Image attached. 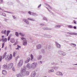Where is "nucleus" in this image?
Returning a JSON list of instances; mask_svg holds the SVG:
<instances>
[{
  "label": "nucleus",
  "mask_w": 77,
  "mask_h": 77,
  "mask_svg": "<svg viewBox=\"0 0 77 77\" xmlns=\"http://www.w3.org/2000/svg\"><path fill=\"white\" fill-rule=\"evenodd\" d=\"M6 54H7V53L5 52L4 54L2 56V59H4L5 58L6 59H9V60L11 59H12V54H10L9 55H6Z\"/></svg>",
  "instance_id": "obj_1"
},
{
  "label": "nucleus",
  "mask_w": 77,
  "mask_h": 77,
  "mask_svg": "<svg viewBox=\"0 0 77 77\" xmlns=\"http://www.w3.org/2000/svg\"><path fill=\"white\" fill-rule=\"evenodd\" d=\"M23 60H20L19 63H18V67H21L23 66Z\"/></svg>",
  "instance_id": "obj_2"
},
{
  "label": "nucleus",
  "mask_w": 77,
  "mask_h": 77,
  "mask_svg": "<svg viewBox=\"0 0 77 77\" xmlns=\"http://www.w3.org/2000/svg\"><path fill=\"white\" fill-rule=\"evenodd\" d=\"M22 40L23 41V45H27V40H26V38H24L22 37L21 38Z\"/></svg>",
  "instance_id": "obj_3"
},
{
  "label": "nucleus",
  "mask_w": 77,
  "mask_h": 77,
  "mask_svg": "<svg viewBox=\"0 0 77 77\" xmlns=\"http://www.w3.org/2000/svg\"><path fill=\"white\" fill-rule=\"evenodd\" d=\"M38 63H33L31 64V67L32 68H35L37 67Z\"/></svg>",
  "instance_id": "obj_4"
},
{
  "label": "nucleus",
  "mask_w": 77,
  "mask_h": 77,
  "mask_svg": "<svg viewBox=\"0 0 77 77\" xmlns=\"http://www.w3.org/2000/svg\"><path fill=\"white\" fill-rule=\"evenodd\" d=\"M26 71V67H24L23 68L21 69L20 70V73L22 74H23V72H25Z\"/></svg>",
  "instance_id": "obj_5"
},
{
  "label": "nucleus",
  "mask_w": 77,
  "mask_h": 77,
  "mask_svg": "<svg viewBox=\"0 0 77 77\" xmlns=\"http://www.w3.org/2000/svg\"><path fill=\"white\" fill-rule=\"evenodd\" d=\"M36 72L35 71H33L32 72L31 76V77H35V76H36Z\"/></svg>",
  "instance_id": "obj_6"
},
{
  "label": "nucleus",
  "mask_w": 77,
  "mask_h": 77,
  "mask_svg": "<svg viewBox=\"0 0 77 77\" xmlns=\"http://www.w3.org/2000/svg\"><path fill=\"white\" fill-rule=\"evenodd\" d=\"M56 44L57 48H61V45L59 44L58 42H56Z\"/></svg>",
  "instance_id": "obj_7"
},
{
  "label": "nucleus",
  "mask_w": 77,
  "mask_h": 77,
  "mask_svg": "<svg viewBox=\"0 0 77 77\" xmlns=\"http://www.w3.org/2000/svg\"><path fill=\"white\" fill-rule=\"evenodd\" d=\"M23 76L24 75L21 72L20 73L17 74V77H23Z\"/></svg>",
  "instance_id": "obj_8"
},
{
  "label": "nucleus",
  "mask_w": 77,
  "mask_h": 77,
  "mask_svg": "<svg viewBox=\"0 0 77 77\" xmlns=\"http://www.w3.org/2000/svg\"><path fill=\"white\" fill-rule=\"evenodd\" d=\"M13 66V63H11L9 64L8 66V68L9 69H11V68H12Z\"/></svg>",
  "instance_id": "obj_9"
},
{
  "label": "nucleus",
  "mask_w": 77,
  "mask_h": 77,
  "mask_svg": "<svg viewBox=\"0 0 77 77\" xmlns=\"http://www.w3.org/2000/svg\"><path fill=\"white\" fill-rule=\"evenodd\" d=\"M0 14L2 16H3L4 17H6V15L5 14V13L2 12H0Z\"/></svg>",
  "instance_id": "obj_10"
},
{
  "label": "nucleus",
  "mask_w": 77,
  "mask_h": 77,
  "mask_svg": "<svg viewBox=\"0 0 77 77\" xmlns=\"http://www.w3.org/2000/svg\"><path fill=\"white\" fill-rule=\"evenodd\" d=\"M26 67L29 68V69H30L32 68V66H31V65L29 63H28L26 65Z\"/></svg>",
  "instance_id": "obj_11"
},
{
  "label": "nucleus",
  "mask_w": 77,
  "mask_h": 77,
  "mask_svg": "<svg viewBox=\"0 0 77 77\" xmlns=\"http://www.w3.org/2000/svg\"><path fill=\"white\" fill-rule=\"evenodd\" d=\"M23 21L24 22H25L27 24H29V22L27 20H26L25 19H23Z\"/></svg>",
  "instance_id": "obj_12"
},
{
  "label": "nucleus",
  "mask_w": 77,
  "mask_h": 77,
  "mask_svg": "<svg viewBox=\"0 0 77 77\" xmlns=\"http://www.w3.org/2000/svg\"><path fill=\"white\" fill-rule=\"evenodd\" d=\"M2 73L4 75H6L7 74V72L6 71V70H3L2 71Z\"/></svg>",
  "instance_id": "obj_13"
},
{
  "label": "nucleus",
  "mask_w": 77,
  "mask_h": 77,
  "mask_svg": "<svg viewBox=\"0 0 77 77\" xmlns=\"http://www.w3.org/2000/svg\"><path fill=\"white\" fill-rule=\"evenodd\" d=\"M31 60V59L30 58L28 57L27 58V60L25 61V63H28Z\"/></svg>",
  "instance_id": "obj_14"
},
{
  "label": "nucleus",
  "mask_w": 77,
  "mask_h": 77,
  "mask_svg": "<svg viewBox=\"0 0 77 77\" xmlns=\"http://www.w3.org/2000/svg\"><path fill=\"white\" fill-rule=\"evenodd\" d=\"M7 38H2V41H3V42H7Z\"/></svg>",
  "instance_id": "obj_15"
},
{
  "label": "nucleus",
  "mask_w": 77,
  "mask_h": 77,
  "mask_svg": "<svg viewBox=\"0 0 77 77\" xmlns=\"http://www.w3.org/2000/svg\"><path fill=\"white\" fill-rule=\"evenodd\" d=\"M59 66H56L55 67H52V68H53L54 69H55V70H57V69H59Z\"/></svg>",
  "instance_id": "obj_16"
},
{
  "label": "nucleus",
  "mask_w": 77,
  "mask_h": 77,
  "mask_svg": "<svg viewBox=\"0 0 77 77\" xmlns=\"http://www.w3.org/2000/svg\"><path fill=\"white\" fill-rule=\"evenodd\" d=\"M10 42H11V43H14V42H15V39L14 38H11L10 39Z\"/></svg>",
  "instance_id": "obj_17"
},
{
  "label": "nucleus",
  "mask_w": 77,
  "mask_h": 77,
  "mask_svg": "<svg viewBox=\"0 0 77 77\" xmlns=\"http://www.w3.org/2000/svg\"><path fill=\"white\" fill-rule=\"evenodd\" d=\"M29 71H26L25 72V75H29Z\"/></svg>",
  "instance_id": "obj_18"
},
{
  "label": "nucleus",
  "mask_w": 77,
  "mask_h": 77,
  "mask_svg": "<svg viewBox=\"0 0 77 77\" xmlns=\"http://www.w3.org/2000/svg\"><path fill=\"white\" fill-rule=\"evenodd\" d=\"M41 45H38L37 46V49H39L40 48H41Z\"/></svg>",
  "instance_id": "obj_19"
},
{
  "label": "nucleus",
  "mask_w": 77,
  "mask_h": 77,
  "mask_svg": "<svg viewBox=\"0 0 77 77\" xmlns=\"http://www.w3.org/2000/svg\"><path fill=\"white\" fill-rule=\"evenodd\" d=\"M28 20H30V21H35V20L33 18H28Z\"/></svg>",
  "instance_id": "obj_20"
},
{
  "label": "nucleus",
  "mask_w": 77,
  "mask_h": 77,
  "mask_svg": "<svg viewBox=\"0 0 77 77\" xmlns=\"http://www.w3.org/2000/svg\"><path fill=\"white\" fill-rule=\"evenodd\" d=\"M32 15H33L34 17H36L38 16V14H36V13L32 12L31 13Z\"/></svg>",
  "instance_id": "obj_21"
},
{
  "label": "nucleus",
  "mask_w": 77,
  "mask_h": 77,
  "mask_svg": "<svg viewBox=\"0 0 77 77\" xmlns=\"http://www.w3.org/2000/svg\"><path fill=\"white\" fill-rule=\"evenodd\" d=\"M38 60H41L42 58V56L39 55L37 57Z\"/></svg>",
  "instance_id": "obj_22"
},
{
  "label": "nucleus",
  "mask_w": 77,
  "mask_h": 77,
  "mask_svg": "<svg viewBox=\"0 0 77 77\" xmlns=\"http://www.w3.org/2000/svg\"><path fill=\"white\" fill-rule=\"evenodd\" d=\"M17 48H16V50H20V48H21V46L17 45Z\"/></svg>",
  "instance_id": "obj_23"
},
{
  "label": "nucleus",
  "mask_w": 77,
  "mask_h": 77,
  "mask_svg": "<svg viewBox=\"0 0 77 77\" xmlns=\"http://www.w3.org/2000/svg\"><path fill=\"white\" fill-rule=\"evenodd\" d=\"M61 27V26L60 25H57L55 26V27L56 29H59Z\"/></svg>",
  "instance_id": "obj_24"
},
{
  "label": "nucleus",
  "mask_w": 77,
  "mask_h": 77,
  "mask_svg": "<svg viewBox=\"0 0 77 77\" xmlns=\"http://www.w3.org/2000/svg\"><path fill=\"white\" fill-rule=\"evenodd\" d=\"M51 72H54V70H53V69H51V70H49V71H48V72L49 73Z\"/></svg>",
  "instance_id": "obj_25"
},
{
  "label": "nucleus",
  "mask_w": 77,
  "mask_h": 77,
  "mask_svg": "<svg viewBox=\"0 0 77 77\" xmlns=\"http://www.w3.org/2000/svg\"><path fill=\"white\" fill-rule=\"evenodd\" d=\"M58 53V54H60V55H62V53H63V51H59Z\"/></svg>",
  "instance_id": "obj_26"
},
{
  "label": "nucleus",
  "mask_w": 77,
  "mask_h": 77,
  "mask_svg": "<svg viewBox=\"0 0 77 77\" xmlns=\"http://www.w3.org/2000/svg\"><path fill=\"white\" fill-rule=\"evenodd\" d=\"M43 29H44V30H51V29L48 28L47 27H44L43 28Z\"/></svg>",
  "instance_id": "obj_27"
},
{
  "label": "nucleus",
  "mask_w": 77,
  "mask_h": 77,
  "mask_svg": "<svg viewBox=\"0 0 77 77\" xmlns=\"http://www.w3.org/2000/svg\"><path fill=\"white\" fill-rule=\"evenodd\" d=\"M70 34L71 35H77V33L76 32H72Z\"/></svg>",
  "instance_id": "obj_28"
},
{
  "label": "nucleus",
  "mask_w": 77,
  "mask_h": 77,
  "mask_svg": "<svg viewBox=\"0 0 77 77\" xmlns=\"http://www.w3.org/2000/svg\"><path fill=\"white\" fill-rule=\"evenodd\" d=\"M31 60L32 61H33V55L32 54H31Z\"/></svg>",
  "instance_id": "obj_29"
},
{
  "label": "nucleus",
  "mask_w": 77,
  "mask_h": 77,
  "mask_svg": "<svg viewBox=\"0 0 77 77\" xmlns=\"http://www.w3.org/2000/svg\"><path fill=\"white\" fill-rule=\"evenodd\" d=\"M8 5H12L13 3L11 2H8Z\"/></svg>",
  "instance_id": "obj_30"
},
{
  "label": "nucleus",
  "mask_w": 77,
  "mask_h": 77,
  "mask_svg": "<svg viewBox=\"0 0 77 77\" xmlns=\"http://www.w3.org/2000/svg\"><path fill=\"white\" fill-rule=\"evenodd\" d=\"M11 32V31L9 30H8L7 31V36H8V35H9V33Z\"/></svg>",
  "instance_id": "obj_31"
},
{
  "label": "nucleus",
  "mask_w": 77,
  "mask_h": 77,
  "mask_svg": "<svg viewBox=\"0 0 77 77\" xmlns=\"http://www.w3.org/2000/svg\"><path fill=\"white\" fill-rule=\"evenodd\" d=\"M6 67H7V66L5 64L4 65L2 66L4 69H6Z\"/></svg>",
  "instance_id": "obj_32"
},
{
  "label": "nucleus",
  "mask_w": 77,
  "mask_h": 77,
  "mask_svg": "<svg viewBox=\"0 0 77 77\" xmlns=\"http://www.w3.org/2000/svg\"><path fill=\"white\" fill-rule=\"evenodd\" d=\"M19 34L20 36H24V34H23V33L20 32Z\"/></svg>",
  "instance_id": "obj_33"
},
{
  "label": "nucleus",
  "mask_w": 77,
  "mask_h": 77,
  "mask_svg": "<svg viewBox=\"0 0 77 77\" xmlns=\"http://www.w3.org/2000/svg\"><path fill=\"white\" fill-rule=\"evenodd\" d=\"M15 35L17 37H18L19 36V34H18V32H15Z\"/></svg>",
  "instance_id": "obj_34"
},
{
  "label": "nucleus",
  "mask_w": 77,
  "mask_h": 77,
  "mask_svg": "<svg viewBox=\"0 0 77 77\" xmlns=\"http://www.w3.org/2000/svg\"><path fill=\"white\" fill-rule=\"evenodd\" d=\"M41 52L42 53H45V50L42 49L41 51Z\"/></svg>",
  "instance_id": "obj_35"
},
{
  "label": "nucleus",
  "mask_w": 77,
  "mask_h": 77,
  "mask_svg": "<svg viewBox=\"0 0 77 77\" xmlns=\"http://www.w3.org/2000/svg\"><path fill=\"white\" fill-rule=\"evenodd\" d=\"M66 54V53L64 52L63 51L62 55H63V56H65Z\"/></svg>",
  "instance_id": "obj_36"
},
{
  "label": "nucleus",
  "mask_w": 77,
  "mask_h": 77,
  "mask_svg": "<svg viewBox=\"0 0 77 77\" xmlns=\"http://www.w3.org/2000/svg\"><path fill=\"white\" fill-rule=\"evenodd\" d=\"M56 75H59L60 74V72H57L56 73Z\"/></svg>",
  "instance_id": "obj_37"
},
{
  "label": "nucleus",
  "mask_w": 77,
  "mask_h": 77,
  "mask_svg": "<svg viewBox=\"0 0 77 77\" xmlns=\"http://www.w3.org/2000/svg\"><path fill=\"white\" fill-rule=\"evenodd\" d=\"M16 53H17V52H14L13 54V56L14 57H15V54H16Z\"/></svg>",
  "instance_id": "obj_38"
},
{
  "label": "nucleus",
  "mask_w": 77,
  "mask_h": 77,
  "mask_svg": "<svg viewBox=\"0 0 77 77\" xmlns=\"http://www.w3.org/2000/svg\"><path fill=\"white\" fill-rule=\"evenodd\" d=\"M68 27L69 28H70V29H72V28H73V27H72L71 25H69L68 26Z\"/></svg>",
  "instance_id": "obj_39"
},
{
  "label": "nucleus",
  "mask_w": 77,
  "mask_h": 77,
  "mask_svg": "<svg viewBox=\"0 0 77 77\" xmlns=\"http://www.w3.org/2000/svg\"><path fill=\"white\" fill-rule=\"evenodd\" d=\"M60 73L59 75H60V76H63V74H62V73L61 72H60Z\"/></svg>",
  "instance_id": "obj_40"
},
{
  "label": "nucleus",
  "mask_w": 77,
  "mask_h": 77,
  "mask_svg": "<svg viewBox=\"0 0 77 77\" xmlns=\"http://www.w3.org/2000/svg\"><path fill=\"white\" fill-rule=\"evenodd\" d=\"M43 20H44L45 21H47V18L46 17H44L43 18Z\"/></svg>",
  "instance_id": "obj_41"
},
{
  "label": "nucleus",
  "mask_w": 77,
  "mask_h": 77,
  "mask_svg": "<svg viewBox=\"0 0 77 77\" xmlns=\"http://www.w3.org/2000/svg\"><path fill=\"white\" fill-rule=\"evenodd\" d=\"M3 0H0V3H1V4H2V3H3Z\"/></svg>",
  "instance_id": "obj_42"
},
{
  "label": "nucleus",
  "mask_w": 77,
  "mask_h": 77,
  "mask_svg": "<svg viewBox=\"0 0 77 77\" xmlns=\"http://www.w3.org/2000/svg\"><path fill=\"white\" fill-rule=\"evenodd\" d=\"M42 61H40L38 62V64L39 65H41V64H42Z\"/></svg>",
  "instance_id": "obj_43"
},
{
  "label": "nucleus",
  "mask_w": 77,
  "mask_h": 77,
  "mask_svg": "<svg viewBox=\"0 0 77 77\" xmlns=\"http://www.w3.org/2000/svg\"><path fill=\"white\" fill-rule=\"evenodd\" d=\"M48 48H49V49L50 48H51V45H49V46H48Z\"/></svg>",
  "instance_id": "obj_44"
},
{
  "label": "nucleus",
  "mask_w": 77,
  "mask_h": 77,
  "mask_svg": "<svg viewBox=\"0 0 77 77\" xmlns=\"http://www.w3.org/2000/svg\"><path fill=\"white\" fill-rule=\"evenodd\" d=\"M4 34L5 35H6V30H5L4 31Z\"/></svg>",
  "instance_id": "obj_45"
},
{
  "label": "nucleus",
  "mask_w": 77,
  "mask_h": 77,
  "mask_svg": "<svg viewBox=\"0 0 77 77\" xmlns=\"http://www.w3.org/2000/svg\"><path fill=\"white\" fill-rule=\"evenodd\" d=\"M33 13L32 12H31L30 11H29L28 12V14H29V15H32V13Z\"/></svg>",
  "instance_id": "obj_46"
},
{
  "label": "nucleus",
  "mask_w": 77,
  "mask_h": 77,
  "mask_svg": "<svg viewBox=\"0 0 77 77\" xmlns=\"http://www.w3.org/2000/svg\"><path fill=\"white\" fill-rule=\"evenodd\" d=\"M40 26H44V24L41 23L40 24Z\"/></svg>",
  "instance_id": "obj_47"
},
{
  "label": "nucleus",
  "mask_w": 77,
  "mask_h": 77,
  "mask_svg": "<svg viewBox=\"0 0 77 77\" xmlns=\"http://www.w3.org/2000/svg\"><path fill=\"white\" fill-rule=\"evenodd\" d=\"M2 60V56H0V62H1Z\"/></svg>",
  "instance_id": "obj_48"
},
{
  "label": "nucleus",
  "mask_w": 77,
  "mask_h": 77,
  "mask_svg": "<svg viewBox=\"0 0 77 77\" xmlns=\"http://www.w3.org/2000/svg\"><path fill=\"white\" fill-rule=\"evenodd\" d=\"M4 45H5V43H3L2 44V48H3L4 47Z\"/></svg>",
  "instance_id": "obj_49"
},
{
  "label": "nucleus",
  "mask_w": 77,
  "mask_h": 77,
  "mask_svg": "<svg viewBox=\"0 0 77 77\" xmlns=\"http://www.w3.org/2000/svg\"><path fill=\"white\" fill-rule=\"evenodd\" d=\"M72 45H75V46H76V45H75L74 44L71 43V46H72Z\"/></svg>",
  "instance_id": "obj_50"
},
{
  "label": "nucleus",
  "mask_w": 77,
  "mask_h": 77,
  "mask_svg": "<svg viewBox=\"0 0 77 77\" xmlns=\"http://www.w3.org/2000/svg\"><path fill=\"white\" fill-rule=\"evenodd\" d=\"M44 36L45 37V38H48V35H45Z\"/></svg>",
  "instance_id": "obj_51"
},
{
  "label": "nucleus",
  "mask_w": 77,
  "mask_h": 77,
  "mask_svg": "<svg viewBox=\"0 0 77 77\" xmlns=\"http://www.w3.org/2000/svg\"><path fill=\"white\" fill-rule=\"evenodd\" d=\"M12 70H13V71H15V68L13 67L12 68Z\"/></svg>",
  "instance_id": "obj_52"
},
{
  "label": "nucleus",
  "mask_w": 77,
  "mask_h": 77,
  "mask_svg": "<svg viewBox=\"0 0 77 77\" xmlns=\"http://www.w3.org/2000/svg\"><path fill=\"white\" fill-rule=\"evenodd\" d=\"M12 35H13L12 34H10L9 36H8V37H9L10 38H11V36H12Z\"/></svg>",
  "instance_id": "obj_53"
},
{
  "label": "nucleus",
  "mask_w": 77,
  "mask_h": 77,
  "mask_svg": "<svg viewBox=\"0 0 77 77\" xmlns=\"http://www.w3.org/2000/svg\"><path fill=\"white\" fill-rule=\"evenodd\" d=\"M41 4H40V5L38 6V8H41Z\"/></svg>",
  "instance_id": "obj_54"
},
{
  "label": "nucleus",
  "mask_w": 77,
  "mask_h": 77,
  "mask_svg": "<svg viewBox=\"0 0 77 77\" xmlns=\"http://www.w3.org/2000/svg\"><path fill=\"white\" fill-rule=\"evenodd\" d=\"M13 17L14 18V19H16V18L15 17V16L13 15Z\"/></svg>",
  "instance_id": "obj_55"
},
{
  "label": "nucleus",
  "mask_w": 77,
  "mask_h": 77,
  "mask_svg": "<svg viewBox=\"0 0 77 77\" xmlns=\"http://www.w3.org/2000/svg\"><path fill=\"white\" fill-rule=\"evenodd\" d=\"M72 32H67V34H69V35H71V33Z\"/></svg>",
  "instance_id": "obj_56"
},
{
  "label": "nucleus",
  "mask_w": 77,
  "mask_h": 77,
  "mask_svg": "<svg viewBox=\"0 0 77 77\" xmlns=\"http://www.w3.org/2000/svg\"><path fill=\"white\" fill-rule=\"evenodd\" d=\"M47 8V9L48 11H49V12H50V13H51V11H50V10H49V9H48V8Z\"/></svg>",
  "instance_id": "obj_57"
},
{
  "label": "nucleus",
  "mask_w": 77,
  "mask_h": 77,
  "mask_svg": "<svg viewBox=\"0 0 77 77\" xmlns=\"http://www.w3.org/2000/svg\"><path fill=\"white\" fill-rule=\"evenodd\" d=\"M48 6H49V9H52L51 7L50 6V5H48Z\"/></svg>",
  "instance_id": "obj_58"
},
{
  "label": "nucleus",
  "mask_w": 77,
  "mask_h": 77,
  "mask_svg": "<svg viewBox=\"0 0 77 77\" xmlns=\"http://www.w3.org/2000/svg\"><path fill=\"white\" fill-rule=\"evenodd\" d=\"M10 39H11V38L9 37H8V41H9L10 40Z\"/></svg>",
  "instance_id": "obj_59"
},
{
  "label": "nucleus",
  "mask_w": 77,
  "mask_h": 77,
  "mask_svg": "<svg viewBox=\"0 0 77 77\" xmlns=\"http://www.w3.org/2000/svg\"><path fill=\"white\" fill-rule=\"evenodd\" d=\"M51 38V36L48 35V38Z\"/></svg>",
  "instance_id": "obj_60"
},
{
  "label": "nucleus",
  "mask_w": 77,
  "mask_h": 77,
  "mask_svg": "<svg viewBox=\"0 0 77 77\" xmlns=\"http://www.w3.org/2000/svg\"><path fill=\"white\" fill-rule=\"evenodd\" d=\"M73 28L74 29H77V27H76V26H74L73 27Z\"/></svg>",
  "instance_id": "obj_61"
},
{
  "label": "nucleus",
  "mask_w": 77,
  "mask_h": 77,
  "mask_svg": "<svg viewBox=\"0 0 77 77\" xmlns=\"http://www.w3.org/2000/svg\"><path fill=\"white\" fill-rule=\"evenodd\" d=\"M19 57H20V56H17L16 58V59H18V58H19Z\"/></svg>",
  "instance_id": "obj_62"
},
{
  "label": "nucleus",
  "mask_w": 77,
  "mask_h": 77,
  "mask_svg": "<svg viewBox=\"0 0 77 77\" xmlns=\"http://www.w3.org/2000/svg\"><path fill=\"white\" fill-rule=\"evenodd\" d=\"M6 12H8V13H9L10 14H12V12H9V11H6Z\"/></svg>",
  "instance_id": "obj_63"
},
{
  "label": "nucleus",
  "mask_w": 77,
  "mask_h": 77,
  "mask_svg": "<svg viewBox=\"0 0 77 77\" xmlns=\"http://www.w3.org/2000/svg\"><path fill=\"white\" fill-rule=\"evenodd\" d=\"M74 24H76V21H75V20H74Z\"/></svg>",
  "instance_id": "obj_64"
}]
</instances>
